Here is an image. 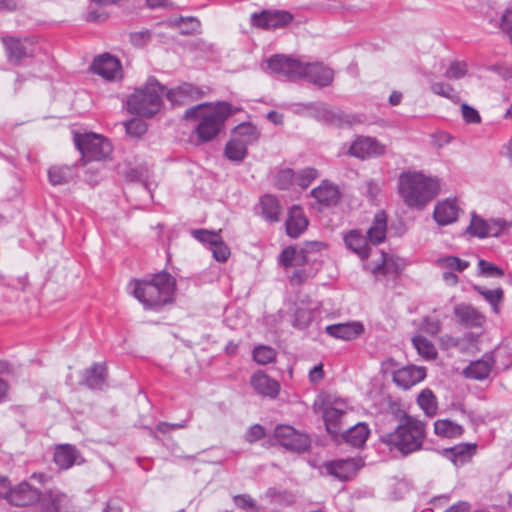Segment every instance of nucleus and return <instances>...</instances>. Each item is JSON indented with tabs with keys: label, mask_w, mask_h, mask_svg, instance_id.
<instances>
[{
	"label": "nucleus",
	"mask_w": 512,
	"mask_h": 512,
	"mask_svg": "<svg viewBox=\"0 0 512 512\" xmlns=\"http://www.w3.org/2000/svg\"><path fill=\"white\" fill-rule=\"evenodd\" d=\"M294 20V15L287 10L263 9L251 15L253 27L262 30H277L287 27Z\"/></svg>",
	"instance_id": "10"
},
{
	"label": "nucleus",
	"mask_w": 512,
	"mask_h": 512,
	"mask_svg": "<svg viewBox=\"0 0 512 512\" xmlns=\"http://www.w3.org/2000/svg\"><path fill=\"white\" fill-rule=\"evenodd\" d=\"M108 370L103 362H94L82 373L81 385L93 391H102L108 386Z\"/></svg>",
	"instance_id": "20"
},
{
	"label": "nucleus",
	"mask_w": 512,
	"mask_h": 512,
	"mask_svg": "<svg viewBox=\"0 0 512 512\" xmlns=\"http://www.w3.org/2000/svg\"><path fill=\"white\" fill-rule=\"evenodd\" d=\"M297 250L294 246L285 247L278 256V262L285 268H289L295 264Z\"/></svg>",
	"instance_id": "56"
},
{
	"label": "nucleus",
	"mask_w": 512,
	"mask_h": 512,
	"mask_svg": "<svg viewBox=\"0 0 512 512\" xmlns=\"http://www.w3.org/2000/svg\"><path fill=\"white\" fill-rule=\"evenodd\" d=\"M265 497L272 504L281 506H290L295 502V496L288 490H279L275 487H270L265 492Z\"/></svg>",
	"instance_id": "41"
},
{
	"label": "nucleus",
	"mask_w": 512,
	"mask_h": 512,
	"mask_svg": "<svg viewBox=\"0 0 512 512\" xmlns=\"http://www.w3.org/2000/svg\"><path fill=\"white\" fill-rule=\"evenodd\" d=\"M462 117L467 124H480L481 116L479 112L472 106L464 103L461 105Z\"/></svg>",
	"instance_id": "59"
},
{
	"label": "nucleus",
	"mask_w": 512,
	"mask_h": 512,
	"mask_svg": "<svg viewBox=\"0 0 512 512\" xmlns=\"http://www.w3.org/2000/svg\"><path fill=\"white\" fill-rule=\"evenodd\" d=\"M506 228V222L502 219L487 221L478 216L475 212L471 214V221L466 228V233L472 237L484 239L487 237H497Z\"/></svg>",
	"instance_id": "15"
},
{
	"label": "nucleus",
	"mask_w": 512,
	"mask_h": 512,
	"mask_svg": "<svg viewBox=\"0 0 512 512\" xmlns=\"http://www.w3.org/2000/svg\"><path fill=\"white\" fill-rule=\"evenodd\" d=\"M295 182V172L292 168H275L272 173V184L278 190H290Z\"/></svg>",
	"instance_id": "38"
},
{
	"label": "nucleus",
	"mask_w": 512,
	"mask_h": 512,
	"mask_svg": "<svg viewBox=\"0 0 512 512\" xmlns=\"http://www.w3.org/2000/svg\"><path fill=\"white\" fill-rule=\"evenodd\" d=\"M47 174L51 185H65L76 177V165H54L48 169Z\"/></svg>",
	"instance_id": "34"
},
{
	"label": "nucleus",
	"mask_w": 512,
	"mask_h": 512,
	"mask_svg": "<svg viewBox=\"0 0 512 512\" xmlns=\"http://www.w3.org/2000/svg\"><path fill=\"white\" fill-rule=\"evenodd\" d=\"M478 268L480 274L484 275L485 277L501 278L505 274L501 267L484 259L479 260Z\"/></svg>",
	"instance_id": "51"
},
{
	"label": "nucleus",
	"mask_w": 512,
	"mask_h": 512,
	"mask_svg": "<svg viewBox=\"0 0 512 512\" xmlns=\"http://www.w3.org/2000/svg\"><path fill=\"white\" fill-rule=\"evenodd\" d=\"M234 136L242 141H247V145H251L259 138L256 126L250 122H242L233 129Z\"/></svg>",
	"instance_id": "44"
},
{
	"label": "nucleus",
	"mask_w": 512,
	"mask_h": 512,
	"mask_svg": "<svg viewBox=\"0 0 512 512\" xmlns=\"http://www.w3.org/2000/svg\"><path fill=\"white\" fill-rule=\"evenodd\" d=\"M214 259L218 262H226L230 256V249L221 237L216 244L210 247Z\"/></svg>",
	"instance_id": "53"
},
{
	"label": "nucleus",
	"mask_w": 512,
	"mask_h": 512,
	"mask_svg": "<svg viewBox=\"0 0 512 512\" xmlns=\"http://www.w3.org/2000/svg\"><path fill=\"white\" fill-rule=\"evenodd\" d=\"M302 110L323 125L335 128L351 127L364 122V115L346 113L338 107H332L325 102H308L299 104Z\"/></svg>",
	"instance_id": "6"
},
{
	"label": "nucleus",
	"mask_w": 512,
	"mask_h": 512,
	"mask_svg": "<svg viewBox=\"0 0 512 512\" xmlns=\"http://www.w3.org/2000/svg\"><path fill=\"white\" fill-rule=\"evenodd\" d=\"M191 234L199 242L209 245V248L221 238L220 231L215 232L207 229H195Z\"/></svg>",
	"instance_id": "50"
},
{
	"label": "nucleus",
	"mask_w": 512,
	"mask_h": 512,
	"mask_svg": "<svg viewBox=\"0 0 512 512\" xmlns=\"http://www.w3.org/2000/svg\"><path fill=\"white\" fill-rule=\"evenodd\" d=\"M234 505L244 512H265L264 507L249 494H238L233 496Z\"/></svg>",
	"instance_id": "45"
},
{
	"label": "nucleus",
	"mask_w": 512,
	"mask_h": 512,
	"mask_svg": "<svg viewBox=\"0 0 512 512\" xmlns=\"http://www.w3.org/2000/svg\"><path fill=\"white\" fill-rule=\"evenodd\" d=\"M164 95L172 106H180L188 100H198L202 98L205 96V92L192 83L184 82L170 89L165 86Z\"/></svg>",
	"instance_id": "19"
},
{
	"label": "nucleus",
	"mask_w": 512,
	"mask_h": 512,
	"mask_svg": "<svg viewBox=\"0 0 512 512\" xmlns=\"http://www.w3.org/2000/svg\"><path fill=\"white\" fill-rule=\"evenodd\" d=\"M477 445L474 443H460L452 447L444 448L442 455L450 460L455 466L468 463L475 455Z\"/></svg>",
	"instance_id": "27"
},
{
	"label": "nucleus",
	"mask_w": 512,
	"mask_h": 512,
	"mask_svg": "<svg viewBox=\"0 0 512 512\" xmlns=\"http://www.w3.org/2000/svg\"><path fill=\"white\" fill-rule=\"evenodd\" d=\"M271 441H275L288 451L297 454L307 452L312 443L308 434L284 424L275 427Z\"/></svg>",
	"instance_id": "8"
},
{
	"label": "nucleus",
	"mask_w": 512,
	"mask_h": 512,
	"mask_svg": "<svg viewBox=\"0 0 512 512\" xmlns=\"http://www.w3.org/2000/svg\"><path fill=\"white\" fill-rule=\"evenodd\" d=\"M426 377V369L415 365H407L396 371L392 375L393 382L404 390L423 381Z\"/></svg>",
	"instance_id": "21"
},
{
	"label": "nucleus",
	"mask_w": 512,
	"mask_h": 512,
	"mask_svg": "<svg viewBox=\"0 0 512 512\" xmlns=\"http://www.w3.org/2000/svg\"><path fill=\"white\" fill-rule=\"evenodd\" d=\"M164 92L165 86L155 76H149L142 87L136 88L128 96L126 101L128 112L143 118H152L163 105Z\"/></svg>",
	"instance_id": "5"
},
{
	"label": "nucleus",
	"mask_w": 512,
	"mask_h": 512,
	"mask_svg": "<svg viewBox=\"0 0 512 512\" xmlns=\"http://www.w3.org/2000/svg\"><path fill=\"white\" fill-rule=\"evenodd\" d=\"M186 425H187L186 420H182L179 423L160 422L156 426V429H149V430H150L151 435H153L154 437H157V435H156L157 432L162 433V434H168L174 430L184 428V427H186Z\"/></svg>",
	"instance_id": "57"
},
{
	"label": "nucleus",
	"mask_w": 512,
	"mask_h": 512,
	"mask_svg": "<svg viewBox=\"0 0 512 512\" xmlns=\"http://www.w3.org/2000/svg\"><path fill=\"white\" fill-rule=\"evenodd\" d=\"M303 63L297 58L284 54H274L267 60V67L272 73L282 75L289 80L301 78Z\"/></svg>",
	"instance_id": "12"
},
{
	"label": "nucleus",
	"mask_w": 512,
	"mask_h": 512,
	"mask_svg": "<svg viewBox=\"0 0 512 512\" xmlns=\"http://www.w3.org/2000/svg\"><path fill=\"white\" fill-rule=\"evenodd\" d=\"M442 266L458 272H463L469 267V262L457 256H446L439 260Z\"/></svg>",
	"instance_id": "55"
},
{
	"label": "nucleus",
	"mask_w": 512,
	"mask_h": 512,
	"mask_svg": "<svg viewBox=\"0 0 512 512\" xmlns=\"http://www.w3.org/2000/svg\"><path fill=\"white\" fill-rule=\"evenodd\" d=\"M454 315L458 322L468 328L481 327L485 317L473 306L467 304H458L454 307Z\"/></svg>",
	"instance_id": "31"
},
{
	"label": "nucleus",
	"mask_w": 512,
	"mask_h": 512,
	"mask_svg": "<svg viewBox=\"0 0 512 512\" xmlns=\"http://www.w3.org/2000/svg\"><path fill=\"white\" fill-rule=\"evenodd\" d=\"M259 205L261 216L268 222H278L280 220L281 205L276 196L265 194L260 197Z\"/></svg>",
	"instance_id": "36"
},
{
	"label": "nucleus",
	"mask_w": 512,
	"mask_h": 512,
	"mask_svg": "<svg viewBox=\"0 0 512 512\" xmlns=\"http://www.w3.org/2000/svg\"><path fill=\"white\" fill-rule=\"evenodd\" d=\"M319 177V171L314 167H304L295 173V183L301 188H308Z\"/></svg>",
	"instance_id": "48"
},
{
	"label": "nucleus",
	"mask_w": 512,
	"mask_h": 512,
	"mask_svg": "<svg viewBox=\"0 0 512 512\" xmlns=\"http://www.w3.org/2000/svg\"><path fill=\"white\" fill-rule=\"evenodd\" d=\"M495 363L494 353L487 352L479 360L472 361L464 370L463 375L468 379L484 380L492 370Z\"/></svg>",
	"instance_id": "24"
},
{
	"label": "nucleus",
	"mask_w": 512,
	"mask_h": 512,
	"mask_svg": "<svg viewBox=\"0 0 512 512\" xmlns=\"http://www.w3.org/2000/svg\"><path fill=\"white\" fill-rule=\"evenodd\" d=\"M181 26V34L188 35L197 32L200 27L201 23L196 17H181L180 18Z\"/></svg>",
	"instance_id": "58"
},
{
	"label": "nucleus",
	"mask_w": 512,
	"mask_h": 512,
	"mask_svg": "<svg viewBox=\"0 0 512 512\" xmlns=\"http://www.w3.org/2000/svg\"><path fill=\"white\" fill-rule=\"evenodd\" d=\"M73 141L81 154V163L85 165L93 161H103L112 154L113 147L103 135L93 132L74 133Z\"/></svg>",
	"instance_id": "7"
},
{
	"label": "nucleus",
	"mask_w": 512,
	"mask_h": 512,
	"mask_svg": "<svg viewBox=\"0 0 512 512\" xmlns=\"http://www.w3.org/2000/svg\"><path fill=\"white\" fill-rule=\"evenodd\" d=\"M412 344L418 354L426 360H434L438 353L435 345L422 335H416L412 338Z\"/></svg>",
	"instance_id": "40"
},
{
	"label": "nucleus",
	"mask_w": 512,
	"mask_h": 512,
	"mask_svg": "<svg viewBox=\"0 0 512 512\" xmlns=\"http://www.w3.org/2000/svg\"><path fill=\"white\" fill-rule=\"evenodd\" d=\"M276 355V350L267 345H258L252 352L254 361L260 365H267L274 362Z\"/></svg>",
	"instance_id": "46"
},
{
	"label": "nucleus",
	"mask_w": 512,
	"mask_h": 512,
	"mask_svg": "<svg viewBox=\"0 0 512 512\" xmlns=\"http://www.w3.org/2000/svg\"><path fill=\"white\" fill-rule=\"evenodd\" d=\"M431 91L439 96L447 98L453 102L459 100L457 91L448 83L434 82L430 86Z\"/></svg>",
	"instance_id": "49"
},
{
	"label": "nucleus",
	"mask_w": 512,
	"mask_h": 512,
	"mask_svg": "<svg viewBox=\"0 0 512 512\" xmlns=\"http://www.w3.org/2000/svg\"><path fill=\"white\" fill-rule=\"evenodd\" d=\"M314 312L312 309L299 307L295 310L292 320V326L299 330H304L313 321Z\"/></svg>",
	"instance_id": "47"
},
{
	"label": "nucleus",
	"mask_w": 512,
	"mask_h": 512,
	"mask_svg": "<svg viewBox=\"0 0 512 512\" xmlns=\"http://www.w3.org/2000/svg\"><path fill=\"white\" fill-rule=\"evenodd\" d=\"M7 61L14 66H19L26 59L33 58L35 55L33 41L30 38H20L16 36L1 37Z\"/></svg>",
	"instance_id": "11"
},
{
	"label": "nucleus",
	"mask_w": 512,
	"mask_h": 512,
	"mask_svg": "<svg viewBox=\"0 0 512 512\" xmlns=\"http://www.w3.org/2000/svg\"><path fill=\"white\" fill-rule=\"evenodd\" d=\"M233 113V106L228 101L203 102L188 108L184 119L198 121L193 135L197 144L201 145L216 139L224 131L225 123Z\"/></svg>",
	"instance_id": "2"
},
{
	"label": "nucleus",
	"mask_w": 512,
	"mask_h": 512,
	"mask_svg": "<svg viewBox=\"0 0 512 512\" xmlns=\"http://www.w3.org/2000/svg\"><path fill=\"white\" fill-rule=\"evenodd\" d=\"M397 184L398 194L404 204L416 210H423L440 192L439 179L420 171L401 172Z\"/></svg>",
	"instance_id": "3"
},
{
	"label": "nucleus",
	"mask_w": 512,
	"mask_h": 512,
	"mask_svg": "<svg viewBox=\"0 0 512 512\" xmlns=\"http://www.w3.org/2000/svg\"><path fill=\"white\" fill-rule=\"evenodd\" d=\"M315 413H322V416H343L353 412L349 399L339 396L336 393L321 392L313 403Z\"/></svg>",
	"instance_id": "9"
},
{
	"label": "nucleus",
	"mask_w": 512,
	"mask_h": 512,
	"mask_svg": "<svg viewBox=\"0 0 512 512\" xmlns=\"http://www.w3.org/2000/svg\"><path fill=\"white\" fill-rule=\"evenodd\" d=\"M308 226V219L300 205H293L288 210L285 221L286 233L291 238L299 237Z\"/></svg>",
	"instance_id": "25"
},
{
	"label": "nucleus",
	"mask_w": 512,
	"mask_h": 512,
	"mask_svg": "<svg viewBox=\"0 0 512 512\" xmlns=\"http://www.w3.org/2000/svg\"><path fill=\"white\" fill-rule=\"evenodd\" d=\"M128 289L145 310L160 311L174 302L176 279L166 270H162L141 279H132Z\"/></svg>",
	"instance_id": "1"
},
{
	"label": "nucleus",
	"mask_w": 512,
	"mask_h": 512,
	"mask_svg": "<svg viewBox=\"0 0 512 512\" xmlns=\"http://www.w3.org/2000/svg\"><path fill=\"white\" fill-rule=\"evenodd\" d=\"M310 196L315 199L318 211L334 208L342 199L339 186L328 179L322 180L320 185L313 188L310 191Z\"/></svg>",
	"instance_id": "13"
},
{
	"label": "nucleus",
	"mask_w": 512,
	"mask_h": 512,
	"mask_svg": "<svg viewBox=\"0 0 512 512\" xmlns=\"http://www.w3.org/2000/svg\"><path fill=\"white\" fill-rule=\"evenodd\" d=\"M364 325L360 321H350L331 324L325 327V332L335 338L344 341H351L364 333Z\"/></svg>",
	"instance_id": "23"
},
{
	"label": "nucleus",
	"mask_w": 512,
	"mask_h": 512,
	"mask_svg": "<svg viewBox=\"0 0 512 512\" xmlns=\"http://www.w3.org/2000/svg\"><path fill=\"white\" fill-rule=\"evenodd\" d=\"M500 27L509 36L512 45V9H507L502 17Z\"/></svg>",
	"instance_id": "64"
},
{
	"label": "nucleus",
	"mask_w": 512,
	"mask_h": 512,
	"mask_svg": "<svg viewBox=\"0 0 512 512\" xmlns=\"http://www.w3.org/2000/svg\"><path fill=\"white\" fill-rule=\"evenodd\" d=\"M387 220L388 217L384 210H380L374 215L372 224L366 233L369 243L379 245L386 240Z\"/></svg>",
	"instance_id": "32"
},
{
	"label": "nucleus",
	"mask_w": 512,
	"mask_h": 512,
	"mask_svg": "<svg viewBox=\"0 0 512 512\" xmlns=\"http://www.w3.org/2000/svg\"><path fill=\"white\" fill-rule=\"evenodd\" d=\"M248 155L247 141L232 137L224 147V156L235 164H240Z\"/></svg>",
	"instance_id": "35"
},
{
	"label": "nucleus",
	"mask_w": 512,
	"mask_h": 512,
	"mask_svg": "<svg viewBox=\"0 0 512 512\" xmlns=\"http://www.w3.org/2000/svg\"><path fill=\"white\" fill-rule=\"evenodd\" d=\"M362 466L363 461L360 458L339 459L323 464L326 473L340 481L351 480Z\"/></svg>",
	"instance_id": "16"
},
{
	"label": "nucleus",
	"mask_w": 512,
	"mask_h": 512,
	"mask_svg": "<svg viewBox=\"0 0 512 512\" xmlns=\"http://www.w3.org/2000/svg\"><path fill=\"white\" fill-rule=\"evenodd\" d=\"M434 431L437 435L447 438L460 436L463 433L461 425L452 422L448 418L438 419L434 423Z\"/></svg>",
	"instance_id": "39"
},
{
	"label": "nucleus",
	"mask_w": 512,
	"mask_h": 512,
	"mask_svg": "<svg viewBox=\"0 0 512 512\" xmlns=\"http://www.w3.org/2000/svg\"><path fill=\"white\" fill-rule=\"evenodd\" d=\"M458 212L459 207L455 201L444 200L435 205L433 218L439 225L446 226L457 220Z\"/></svg>",
	"instance_id": "33"
},
{
	"label": "nucleus",
	"mask_w": 512,
	"mask_h": 512,
	"mask_svg": "<svg viewBox=\"0 0 512 512\" xmlns=\"http://www.w3.org/2000/svg\"><path fill=\"white\" fill-rule=\"evenodd\" d=\"M467 74V65L465 62L453 61L446 72L444 77L447 79H461Z\"/></svg>",
	"instance_id": "54"
},
{
	"label": "nucleus",
	"mask_w": 512,
	"mask_h": 512,
	"mask_svg": "<svg viewBox=\"0 0 512 512\" xmlns=\"http://www.w3.org/2000/svg\"><path fill=\"white\" fill-rule=\"evenodd\" d=\"M264 436H265V429L263 426H261L259 424H255V425L251 426L245 434L246 440L250 443L256 442V441L262 439Z\"/></svg>",
	"instance_id": "63"
},
{
	"label": "nucleus",
	"mask_w": 512,
	"mask_h": 512,
	"mask_svg": "<svg viewBox=\"0 0 512 512\" xmlns=\"http://www.w3.org/2000/svg\"><path fill=\"white\" fill-rule=\"evenodd\" d=\"M474 291L481 295L492 306V309L495 313H499V304L503 301L504 298V292L502 288L489 290L482 286L475 285Z\"/></svg>",
	"instance_id": "42"
},
{
	"label": "nucleus",
	"mask_w": 512,
	"mask_h": 512,
	"mask_svg": "<svg viewBox=\"0 0 512 512\" xmlns=\"http://www.w3.org/2000/svg\"><path fill=\"white\" fill-rule=\"evenodd\" d=\"M301 78L308 79L309 82L319 88H324L332 85L334 81V71L321 62H304Z\"/></svg>",
	"instance_id": "18"
},
{
	"label": "nucleus",
	"mask_w": 512,
	"mask_h": 512,
	"mask_svg": "<svg viewBox=\"0 0 512 512\" xmlns=\"http://www.w3.org/2000/svg\"><path fill=\"white\" fill-rule=\"evenodd\" d=\"M250 383L258 394L265 397L276 398L280 391V384L278 381L272 379L261 371L252 375Z\"/></svg>",
	"instance_id": "28"
},
{
	"label": "nucleus",
	"mask_w": 512,
	"mask_h": 512,
	"mask_svg": "<svg viewBox=\"0 0 512 512\" xmlns=\"http://www.w3.org/2000/svg\"><path fill=\"white\" fill-rule=\"evenodd\" d=\"M90 70L107 81H115L123 77L121 61L110 53H103L96 56Z\"/></svg>",
	"instance_id": "14"
},
{
	"label": "nucleus",
	"mask_w": 512,
	"mask_h": 512,
	"mask_svg": "<svg viewBox=\"0 0 512 512\" xmlns=\"http://www.w3.org/2000/svg\"><path fill=\"white\" fill-rule=\"evenodd\" d=\"M41 491L33 487L29 482L22 481L13 487L10 494V504L24 507L32 505L40 499Z\"/></svg>",
	"instance_id": "22"
},
{
	"label": "nucleus",
	"mask_w": 512,
	"mask_h": 512,
	"mask_svg": "<svg viewBox=\"0 0 512 512\" xmlns=\"http://www.w3.org/2000/svg\"><path fill=\"white\" fill-rule=\"evenodd\" d=\"M426 437V424L418 418H403L394 431L380 436L381 441L390 450H397L403 456H408L422 449Z\"/></svg>",
	"instance_id": "4"
},
{
	"label": "nucleus",
	"mask_w": 512,
	"mask_h": 512,
	"mask_svg": "<svg viewBox=\"0 0 512 512\" xmlns=\"http://www.w3.org/2000/svg\"><path fill=\"white\" fill-rule=\"evenodd\" d=\"M385 146L376 138L368 136H358L350 145L349 155L359 158L368 159L378 157L385 153Z\"/></svg>",
	"instance_id": "17"
},
{
	"label": "nucleus",
	"mask_w": 512,
	"mask_h": 512,
	"mask_svg": "<svg viewBox=\"0 0 512 512\" xmlns=\"http://www.w3.org/2000/svg\"><path fill=\"white\" fill-rule=\"evenodd\" d=\"M126 133L132 137L139 138L147 131V124L139 118H132L125 122Z\"/></svg>",
	"instance_id": "52"
},
{
	"label": "nucleus",
	"mask_w": 512,
	"mask_h": 512,
	"mask_svg": "<svg viewBox=\"0 0 512 512\" xmlns=\"http://www.w3.org/2000/svg\"><path fill=\"white\" fill-rule=\"evenodd\" d=\"M417 404L425 413V416H434L437 411V400L432 390L426 388L417 397Z\"/></svg>",
	"instance_id": "43"
},
{
	"label": "nucleus",
	"mask_w": 512,
	"mask_h": 512,
	"mask_svg": "<svg viewBox=\"0 0 512 512\" xmlns=\"http://www.w3.org/2000/svg\"><path fill=\"white\" fill-rule=\"evenodd\" d=\"M84 460L79 450L71 444L57 445L54 452V462L60 469H69L74 464H80Z\"/></svg>",
	"instance_id": "26"
},
{
	"label": "nucleus",
	"mask_w": 512,
	"mask_h": 512,
	"mask_svg": "<svg viewBox=\"0 0 512 512\" xmlns=\"http://www.w3.org/2000/svg\"><path fill=\"white\" fill-rule=\"evenodd\" d=\"M370 430L365 423H357L354 426L344 430L341 433V438L353 447H361L365 444Z\"/></svg>",
	"instance_id": "37"
},
{
	"label": "nucleus",
	"mask_w": 512,
	"mask_h": 512,
	"mask_svg": "<svg viewBox=\"0 0 512 512\" xmlns=\"http://www.w3.org/2000/svg\"><path fill=\"white\" fill-rule=\"evenodd\" d=\"M39 501V512H60V509L69 503L66 493L51 489L41 494Z\"/></svg>",
	"instance_id": "30"
},
{
	"label": "nucleus",
	"mask_w": 512,
	"mask_h": 512,
	"mask_svg": "<svg viewBox=\"0 0 512 512\" xmlns=\"http://www.w3.org/2000/svg\"><path fill=\"white\" fill-rule=\"evenodd\" d=\"M152 34L149 30L132 32L129 34V40L136 47H143L151 40Z\"/></svg>",
	"instance_id": "61"
},
{
	"label": "nucleus",
	"mask_w": 512,
	"mask_h": 512,
	"mask_svg": "<svg viewBox=\"0 0 512 512\" xmlns=\"http://www.w3.org/2000/svg\"><path fill=\"white\" fill-rule=\"evenodd\" d=\"M385 402L388 407V412L391 413L392 416H409L405 411L404 405L402 404L399 398L387 396L385 398Z\"/></svg>",
	"instance_id": "60"
},
{
	"label": "nucleus",
	"mask_w": 512,
	"mask_h": 512,
	"mask_svg": "<svg viewBox=\"0 0 512 512\" xmlns=\"http://www.w3.org/2000/svg\"><path fill=\"white\" fill-rule=\"evenodd\" d=\"M442 324L440 320L426 316L423 318L422 328L429 335L435 336L441 330Z\"/></svg>",
	"instance_id": "62"
},
{
	"label": "nucleus",
	"mask_w": 512,
	"mask_h": 512,
	"mask_svg": "<svg viewBox=\"0 0 512 512\" xmlns=\"http://www.w3.org/2000/svg\"><path fill=\"white\" fill-rule=\"evenodd\" d=\"M343 240L346 247L357 254L362 260L370 256L371 248L368 244V240L360 230H349L344 234Z\"/></svg>",
	"instance_id": "29"
}]
</instances>
